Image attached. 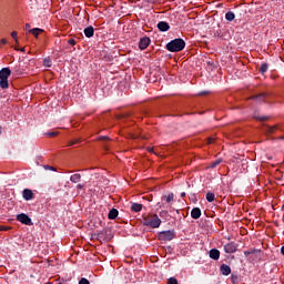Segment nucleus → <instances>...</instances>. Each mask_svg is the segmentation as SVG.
I'll return each instance as SVG.
<instances>
[{
  "mask_svg": "<svg viewBox=\"0 0 284 284\" xmlns=\"http://www.w3.org/2000/svg\"><path fill=\"white\" fill-rule=\"evenodd\" d=\"M158 30H160L162 32H166L170 30V24L165 21H160V22H158Z\"/></svg>",
  "mask_w": 284,
  "mask_h": 284,
  "instance_id": "nucleus-12",
  "label": "nucleus"
},
{
  "mask_svg": "<svg viewBox=\"0 0 284 284\" xmlns=\"http://www.w3.org/2000/svg\"><path fill=\"white\" fill-rule=\"evenodd\" d=\"M31 26L29 23L26 24V29L28 30Z\"/></svg>",
  "mask_w": 284,
  "mask_h": 284,
  "instance_id": "nucleus-44",
  "label": "nucleus"
},
{
  "mask_svg": "<svg viewBox=\"0 0 284 284\" xmlns=\"http://www.w3.org/2000/svg\"><path fill=\"white\" fill-rule=\"evenodd\" d=\"M268 69H270V65H268L266 62H263V63L261 64V67H260V72H261L262 74H264V73L267 72Z\"/></svg>",
  "mask_w": 284,
  "mask_h": 284,
  "instance_id": "nucleus-20",
  "label": "nucleus"
},
{
  "mask_svg": "<svg viewBox=\"0 0 284 284\" xmlns=\"http://www.w3.org/2000/svg\"><path fill=\"white\" fill-rule=\"evenodd\" d=\"M174 200V193H170L169 195H162V201L166 203H171Z\"/></svg>",
  "mask_w": 284,
  "mask_h": 284,
  "instance_id": "nucleus-19",
  "label": "nucleus"
},
{
  "mask_svg": "<svg viewBox=\"0 0 284 284\" xmlns=\"http://www.w3.org/2000/svg\"><path fill=\"white\" fill-rule=\"evenodd\" d=\"M68 43H69L70 45H75V44H77V41L73 40V39H69V40H68Z\"/></svg>",
  "mask_w": 284,
  "mask_h": 284,
  "instance_id": "nucleus-34",
  "label": "nucleus"
},
{
  "mask_svg": "<svg viewBox=\"0 0 284 284\" xmlns=\"http://www.w3.org/2000/svg\"><path fill=\"white\" fill-rule=\"evenodd\" d=\"M276 130H277V125H266V132L268 134L274 133V131H276Z\"/></svg>",
  "mask_w": 284,
  "mask_h": 284,
  "instance_id": "nucleus-24",
  "label": "nucleus"
},
{
  "mask_svg": "<svg viewBox=\"0 0 284 284\" xmlns=\"http://www.w3.org/2000/svg\"><path fill=\"white\" fill-rule=\"evenodd\" d=\"M4 227L3 226H0V232H3Z\"/></svg>",
  "mask_w": 284,
  "mask_h": 284,
  "instance_id": "nucleus-45",
  "label": "nucleus"
},
{
  "mask_svg": "<svg viewBox=\"0 0 284 284\" xmlns=\"http://www.w3.org/2000/svg\"><path fill=\"white\" fill-rule=\"evenodd\" d=\"M175 237V232L174 231H163L158 234V240L162 242H169L172 241Z\"/></svg>",
  "mask_w": 284,
  "mask_h": 284,
  "instance_id": "nucleus-4",
  "label": "nucleus"
},
{
  "mask_svg": "<svg viewBox=\"0 0 284 284\" xmlns=\"http://www.w3.org/2000/svg\"><path fill=\"white\" fill-rule=\"evenodd\" d=\"M99 140L105 142V141H109V138L108 136H100Z\"/></svg>",
  "mask_w": 284,
  "mask_h": 284,
  "instance_id": "nucleus-37",
  "label": "nucleus"
},
{
  "mask_svg": "<svg viewBox=\"0 0 284 284\" xmlns=\"http://www.w3.org/2000/svg\"><path fill=\"white\" fill-rule=\"evenodd\" d=\"M143 210V204L133 202L131 204V211L134 213H140Z\"/></svg>",
  "mask_w": 284,
  "mask_h": 284,
  "instance_id": "nucleus-13",
  "label": "nucleus"
},
{
  "mask_svg": "<svg viewBox=\"0 0 284 284\" xmlns=\"http://www.w3.org/2000/svg\"><path fill=\"white\" fill-rule=\"evenodd\" d=\"M47 284H52V283L48 282Z\"/></svg>",
  "mask_w": 284,
  "mask_h": 284,
  "instance_id": "nucleus-48",
  "label": "nucleus"
},
{
  "mask_svg": "<svg viewBox=\"0 0 284 284\" xmlns=\"http://www.w3.org/2000/svg\"><path fill=\"white\" fill-rule=\"evenodd\" d=\"M84 36L87 38H92L94 36V28L92 26L87 27V29H84Z\"/></svg>",
  "mask_w": 284,
  "mask_h": 284,
  "instance_id": "nucleus-17",
  "label": "nucleus"
},
{
  "mask_svg": "<svg viewBox=\"0 0 284 284\" xmlns=\"http://www.w3.org/2000/svg\"><path fill=\"white\" fill-rule=\"evenodd\" d=\"M185 48V42L183 39H175L166 44V49L170 52H181Z\"/></svg>",
  "mask_w": 284,
  "mask_h": 284,
  "instance_id": "nucleus-2",
  "label": "nucleus"
},
{
  "mask_svg": "<svg viewBox=\"0 0 284 284\" xmlns=\"http://www.w3.org/2000/svg\"><path fill=\"white\" fill-rule=\"evenodd\" d=\"M215 139L214 138H207V144H214Z\"/></svg>",
  "mask_w": 284,
  "mask_h": 284,
  "instance_id": "nucleus-33",
  "label": "nucleus"
},
{
  "mask_svg": "<svg viewBox=\"0 0 284 284\" xmlns=\"http://www.w3.org/2000/svg\"><path fill=\"white\" fill-rule=\"evenodd\" d=\"M161 224H162V221L158 214H150V215L143 217V220H142L143 226H146V227H150L153 230L159 229L161 226Z\"/></svg>",
  "mask_w": 284,
  "mask_h": 284,
  "instance_id": "nucleus-1",
  "label": "nucleus"
},
{
  "mask_svg": "<svg viewBox=\"0 0 284 284\" xmlns=\"http://www.w3.org/2000/svg\"><path fill=\"white\" fill-rule=\"evenodd\" d=\"M78 284H90V281L87 277H81Z\"/></svg>",
  "mask_w": 284,
  "mask_h": 284,
  "instance_id": "nucleus-28",
  "label": "nucleus"
},
{
  "mask_svg": "<svg viewBox=\"0 0 284 284\" xmlns=\"http://www.w3.org/2000/svg\"><path fill=\"white\" fill-rule=\"evenodd\" d=\"M209 256L210 258H212L213 261H219L221 257V252L217 248H212L209 252Z\"/></svg>",
  "mask_w": 284,
  "mask_h": 284,
  "instance_id": "nucleus-10",
  "label": "nucleus"
},
{
  "mask_svg": "<svg viewBox=\"0 0 284 284\" xmlns=\"http://www.w3.org/2000/svg\"><path fill=\"white\" fill-rule=\"evenodd\" d=\"M166 214H168V211L160 212V216H163V215H166Z\"/></svg>",
  "mask_w": 284,
  "mask_h": 284,
  "instance_id": "nucleus-40",
  "label": "nucleus"
},
{
  "mask_svg": "<svg viewBox=\"0 0 284 284\" xmlns=\"http://www.w3.org/2000/svg\"><path fill=\"white\" fill-rule=\"evenodd\" d=\"M60 134L59 131H51V132H47V135L50 136V138H55Z\"/></svg>",
  "mask_w": 284,
  "mask_h": 284,
  "instance_id": "nucleus-26",
  "label": "nucleus"
},
{
  "mask_svg": "<svg viewBox=\"0 0 284 284\" xmlns=\"http://www.w3.org/2000/svg\"><path fill=\"white\" fill-rule=\"evenodd\" d=\"M2 134V126H0V135Z\"/></svg>",
  "mask_w": 284,
  "mask_h": 284,
  "instance_id": "nucleus-46",
  "label": "nucleus"
},
{
  "mask_svg": "<svg viewBox=\"0 0 284 284\" xmlns=\"http://www.w3.org/2000/svg\"><path fill=\"white\" fill-rule=\"evenodd\" d=\"M118 215H119V211L113 207L110 210L108 217L109 220L114 221L118 217Z\"/></svg>",
  "mask_w": 284,
  "mask_h": 284,
  "instance_id": "nucleus-15",
  "label": "nucleus"
},
{
  "mask_svg": "<svg viewBox=\"0 0 284 284\" xmlns=\"http://www.w3.org/2000/svg\"><path fill=\"white\" fill-rule=\"evenodd\" d=\"M104 150L108 151L109 150L108 146H104Z\"/></svg>",
  "mask_w": 284,
  "mask_h": 284,
  "instance_id": "nucleus-47",
  "label": "nucleus"
},
{
  "mask_svg": "<svg viewBox=\"0 0 284 284\" xmlns=\"http://www.w3.org/2000/svg\"><path fill=\"white\" fill-rule=\"evenodd\" d=\"M220 273L223 276H229L232 273V268H231V266H229V264H221Z\"/></svg>",
  "mask_w": 284,
  "mask_h": 284,
  "instance_id": "nucleus-8",
  "label": "nucleus"
},
{
  "mask_svg": "<svg viewBox=\"0 0 284 284\" xmlns=\"http://www.w3.org/2000/svg\"><path fill=\"white\" fill-rule=\"evenodd\" d=\"M11 38L18 42V33L16 31L11 32Z\"/></svg>",
  "mask_w": 284,
  "mask_h": 284,
  "instance_id": "nucleus-32",
  "label": "nucleus"
},
{
  "mask_svg": "<svg viewBox=\"0 0 284 284\" xmlns=\"http://www.w3.org/2000/svg\"><path fill=\"white\" fill-rule=\"evenodd\" d=\"M30 33H32L36 38H38V36L43 32L42 29H39V28H34L32 30H29Z\"/></svg>",
  "mask_w": 284,
  "mask_h": 284,
  "instance_id": "nucleus-23",
  "label": "nucleus"
},
{
  "mask_svg": "<svg viewBox=\"0 0 284 284\" xmlns=\"http://www.w3.org/2000/svg\"><path fill=\"white\" fill-rule=\"evenodd\" d=\"M261 251L260 250H251V251H245L244 252V255L247 257L248 255H251V254H255V253H260Z\"/></svg>",
  "mask_w": 284,
  "mask_h": 284,
  "instance_id": "nucleus-25",
  "label": "nucleus"
},
{
  "mask_svg": "<svg viewBox=\"0 0 284 284\" xmlns=\"http://www.w3.org/2000/svg\"><path fill=\"white\" fill-rule=\"evenodd\" d=\"M19 51V49H17ZM21 52H26L24 47L22 49H20Z\"/></svg>",
  "mask_w": 284,
  "mask_h": 284,
  "instance_id": "nucleus-43",
  "label": "nucleus"
},
{
  "mask_svg": "<svg viewBox=\"0 0 284 284\" xmlns=\"http://www.w3.org/2000/svg\"><path fill=\"white\" fill-rule=\"evenodd\" d=\"M11 75L10 68H2L0 71V88L1 90H7L9 88V81L8 79Z\"/></svg>",
  "mask_w": 284,
  "mask_h": 284,
  "instance_id": "nucleus-3",
  "label": "nucleus"
},
{
  "mask_svg": "<svg viewBox=\"0 0 284 284\" xmlns=\"http://www.w3.org/2000/svg\"><path fill=\"white\" fill-rule=\"evenodd\" d=\"M80 142H81L80 139L72 140L69 142L68 146H74V145L79 144Z\"/></svg>",
  "mask_w": 284,
  "mask_h": 284,
  "instance_id": "nucleus-27",
  "label": "nucleus"
},
{
  "mask_svg": "<svg viewBox=\"0 0 284 284\" xmlns=\"http://www.w3.org/2000/svg\"><path fill=\"white\" fill-rule=\"evenodd\" d=\"M281 254L284 256V245L281 247Z\"/></svg>",
  "mask_w": 284,
  "mask_h": 284,
  "instance_id": "nucleus-41",
  "label": "nucleus"
},
{
  "mask_svg": "<svg viewBox=\"0 0 284 284\" xmlns=\"http://www.w3.org/2000/svg\"><path fill=\"white\" fill-rule=\"evenodd\" d=\"M45 169L52 170V171H57V169L54 166H50V165H45Z\"/></svg>",
  "mask_w": 284,
  "mask_h": 284,
  "instance_id": "nucleus-38",
  "label": "nucleus"
},
{
  "mask_svg": "<svg viewBox=\"0 0 284 284\" xmlns=\"http://www.w3.org/2000/svg\"><path fill=\"white\" fill-rule=\"evenodd\" d=\"M17 221L20 222L23 225H27V226H32L33 225L31 219L26 213L18 214L17 215Z\"/></svg>",
  "mask_w": 284,
  "mask_h": 284,
  "instance_id": "nucleus-5",
  "label": "nucleus"
},
{
  "mask_svg": "<svg viewBox=\"0 0 284 284\" xmlns=\"http://www.w3.org/2000/svg\"><path fill=\"white\" fill-rule=\"evenodd\" d=\"M224 17L226 21L232 22L235 19V13L233 11H227Z\"/></svg>",
  "mask_w": 284,
  "mask_h": 284,
  "instance_id": "nucleus-18",
  "label": "nucleus"
},
{
  "mask_svg": "<svg viewBox=\"0 0 284 284\" xmlns=\"http://www.w3.org/2000/svg\"><path fill=\"white\" fill-rule=\"evenodd\" d=\"M223 250L226 254H233L237 251V245L234 243V242H231V243H226L224 246H223Z\"/></svg>",
  "mask_w": 284,
  "mask_h": 284,
  "instance_id": "nucleus-6",
  "label": "nucleus"
},
{
  "mask_svg": "<svg viewBox=\"0 0 284 284\" xmlns=\"http://www.w3.org/2000/svg\"><path fill=\"white\" fill-rule=\"evenodd\" d=\"M191 217L193 220H199L202 217V210L201 207H193L191 211Z\"/></svg>",
  "mask_w": 284,
  "mask_h": 284,
  "instance_id": "nucleus-9",
  "label": "nucleus"
},
{
  "mask_svg": "<svg viewBox=\"0 0 284 284\" xmlns=\"http://www.w3.org/2000/svg\"><path fill=\"white\" fill-rule=\"evenodd\" d=\"M75 189H77L78 191H81V190L84 189V184H78V185L75 186Z\"/></svg>",
  "mask_w": 284,
  "mask_h": 284,
  "instance_id": "nucleus-36",
  "label": "nucleus"
},
{
  "mask_svg": "<svg viewBox=\"0 0 284 284\" xmlns=\"http://www.w3.org/2000/svg\"><path fill=\"white\" fill-rule=\"evenodd\" d=\"M150 44H151V39L149 37H144L139 41V49L146 50Z\"/></svg>",
  "mask_w": 284,
  "mask_h": 284,
  "instance_id": "nucleus-7",
  "label": "nucleus"
},
{
  "mask_svg": "<svg viewBox=\"0 0 284 284\" xmlns=\"http://www.w3.org/2000/svg\"><path fill=\"white\" fill-rule=\"evenodd\" d=\"M206 201L209 203H213L215 201V193H211V192L206 193Z\"/></svg>",
  "mask_w": 284,
  "mask_h": 284,
  "instance_id": "nucleus-22",
  "label": "nucleus"
},
{
  "mask_svg": "<svg viewBox=\"0 0 284 284\" xmlns=\"http://www.w3.org/2000/svg\"><path fill=\"white\" fill-rule=\"evenodd\" d=\"M222 163V160H216L210 164L211 168H216L219 164Z\"/></svg>",
  "mask_w": 284,
  "mask_h": 284,
  "instance_id": "nucleus-29",
  "label": "nucleus"
},
{
  "mask_svg": "<svg viewBox=\"0 0 284 284\" xmlns=\"http://www.w3.org/2000/svg\"><path fill=\"white\" fill-rule=\"evenodd\" d=\"M255 119L261 121V122H264V121H267L270 118H267V116H261V118L255 116Z\"/></svg>",
  "mask_w": 284,
  "mask_h": 284,
  "instance_id": "nucleus-31",
  "label": "nucleus"
},
{
  "mask_svg": "<svg viewBox=\"0 0 284 284\" xmlns=\"http://www.w3.org/2000/svg\"><path fill=\"white\" fill-rule=\"evenodd\" d=\"M267 97H268V94L266 92H262L260 94L252 97V99L257 102H264Z\"/></svg>",
  "mask_w": 284,
  "mask_h": 284,
  "instance_id": "nucleus-14",
  "label": "nucleus"
},
{
  "mask_svg": "<svg viewBox=\"0 0 284 284\" xmlns=\"http://www.w3.org/2000/svg\"><path fill=\"white\" fill-rule=\"evenodd\" d=\"M81 180H82V175L79 174V173H75V174L70 176L71 183H74V184L80 183Z\"/></svg>",
  "mask_w": 284,
  "mask_h": 284,
  "instance_id": "nucleus-16",
  "label": "nucleus"
},
{
  "mask_svg": "<svg viewBox=\"0 0 284 284\" xmlns=\"http://www.w3.org/2000/svg\"><path fill=\"white\" fill-rule=\"evenodd\" d=\"M168 284H179L178 280L175 277H170L168 280Z\"/></svg>",
  "mask_w": 284,
  "mask_h": 284,
  "instance_id": "nucleus-30",
  "label": "nucleus"
},
{
  "mask_svg": "<svg viewBox=\"0 0 284 284\" xmlns=\"http://www.w3.org/2000/svg\"><path fill=\"white\" fill-rule=\"evenodd\" d=\"M0 43H1V44H7L8 41H7L6 39H1V40H0Z\"/></svg>",
  "mask_w": 284,
  "mask_h": 284,
  "instance_id": "nucleus-39",
  "label": "nucleus"
},
{
  "mask_svg": "<svg viewBox=\"0 0 284 284\" xmlns=\"http://www.w3.org/2000/svg\"><path fill=\"white\" fill-rule=\"evenodd\" d=\"M210 93H211L210 91H201L200 93H197V95H207Z\"/></svg>",
  "mask_w": 284,
  "mask_h": 284,
  "instance_id": "nucleus-35",
  "label": "nucleus"
},
{
  "mask_svg": "<svg viewBox=\"0 0 284 284\" xmlns=\"http://www.w3.org/2000/svg\"><path fill=\"white\" fill-rule=\"evenodd\" d=\"M22 196L26 201H31L33 200L34 197V193L33 191L29 190V189H26L23 192H22Z\"/></svg>",
  "mask_w": 284,
  "mask_h": 284,
  "instance_id": "nucleus-11",
  "label": "nucleus"
},
{
  "mask_svg": "<svg viewBox=\"0 0 284 284\" xmlns=\"http://www.w3.org/2000/svg\"><path fill=\"white\" fill-rule=\"evenodd\" d=\"M186 196V193H181V197L183 199V197H185Z\"/></svg>",
  "mask_w": 284,
  "mask_h": 284,
  "instance_id": "nucleus-42",
  "label": "nucleus"
},
{
  "mask_svg": "<svg viewBox=\"0 0 284 284\" xmlns=\"http://www.w3.org/2000/svg\"><path fill=\"white\" fill-rule=\"evenodd\" d=\"M43 67H44V68H52V59H50V57L44 58V60H43Z\"/></svg>",
  "mask_w": 284,
  "mask_h": 284,
  "instance_id": "nucleus-21",
  "label": "nucleus"
}]
</instances>
